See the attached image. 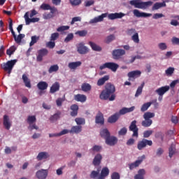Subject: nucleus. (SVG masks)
<instances>
[{"label": "nucleus", "mask_w": 179, "mask_h": 179, "mask_svg": "<svg viewBox=\"0 0 179 179\" xmlns=\"http://www.w3.org/2000/svg\"><path fill=\"white\" fill-rule=\"evenodd\" d=\"M115 86L110 83L105 85V89L103 90L99 95L101 100H109L114 101L115 100Z\"/></svg>", "instance_id": "f257e3e1"}, {"label": "nucleus", "mask_w": 179, "mask_h": 179, "mask_svg": "<svg viewBox=\"0 0 179 179\" xmlns=\"http://www.w3.org/2000/svg\"><path fill=\"white\" fill-rule=\"evenodd\" d=\"M129 3L131 6H134V8H137L138 9H148L149 6H152L153 5V1H141L138 2V0H131Z\"/></svg>", "instance_id": "f03ea898"}, {"label": "nucleus", "mask_w": 179, "mask_h": 179, "mask_svg": "<svg viewBox=\"0 0 179 179\" xmlns=\"http://www.w3.org/2000/svg\"><path fill=\"white\" fill-rule=\"evenodd\" d=\"M8 29L11 31L12 36H13L15 43H17V44H20V43H22V40L24 38L26 35L24 34H20L17 36H16V34L13 30V20H12L11 18H9Z\"/></svg>", "instance_id": "7ed1b4c3"}, {"label": "nucleus", "mask_w": 179, "mask_h": 179, "mask_svg": "<svg viewBox=\"0 0 179 179\" xmlns=\"http://www.w3.org/2000/svg\"><path fill=\"white\" fill-rule=\"evenodd\" d=\"M143 118L145 120L142 121L141 125L145 128H148V127L153 124V121L150 118H155V113L146 112L143 115Z\"/></svg>", "instance_id": "20e7f679"}, {"label": "nucleus", "mask_w": 179, "mask_h": 179, "mask_svg": "<svg viewBox=\"0 0 179 179\" xmlns=\"http://www.w3.org/2000/svg\"><path fill=\"white\" fill-rule=\"evenodd\" d=\"M16 62H17V59L9 60L6 63H3L1 66L3 71L8 72V75H10V73H12L13 66L16 65Z\"/></svg>", "instance_id": "39448f33"}, {"label": "nucleus", "mask_w": 179, "mask_h": 179, "mask_svg": "<svg viewBox=\"0 0 179 179\" xmlns=\"http://www.w3.org/2000/svg\"><path fill=\"white\" fill-rule=\"evenodd\" d=\"M36 121H37V118L36 117V115H29L28 116L27 119V122L29 124L28 129L29 131H33L34 129H36L38 131L39 129L38 126L36 124Z\"/></svg>", "instance_id": "423d86ee"}, {"label": "nucleus", "mask_w": 179, "mask_h": 179, "mask_svg": "<svg viewBox=\"0 0 179 179\" xmlns=\"http://www.w3.org/2000/svg\"><path fill=\"white\" fill-rule=\"evenodd\" d=\"M106 68L110 69L112 72H117V69L120 68V65L114 62H106L99 66L100 71H103V69H106Z\"/></svg>", "instance_id": "0eeeda50"}, {"label": "nucleus", "mask_w": 179, "mask_h": 179, "mask_svg": "<svg viewBox=\"0 0 179 179\" xmlns=\"http://www.w3.org/2000/svg\"><path fill=\"white\" fill-rule=\"evenodd\" d=\"M152 145H153V141H152V140L143 138L141 141H138L137 148L138 150H142L143 149H145L146 146H152Z\"/></svg>", "instance_id": "6e6552de"}, {"label": "nucleus", "mask_w": 179, "mask_h": 179, "mask_svg": "<svg viewBox=\"0 0 179 179\" xmlns=\"http://www.w3.org/2000/svg\"><path fill=\"white\" fill-rule=\"evenodd\" d=\"M126 52L124 49H115L112 52L113 59H121L122 56L125 55Z\"/></svg>", "instance_id": "1a4fd4ad"}, {"label": "nucleus", "mask_w": 179, "mask_h": 179, "mask_svg": "<svg viewBox=\"0 0 179 179\" xmlns=\"http://www.w3.org/2000/svg\"><path fill=\"white\" fill-rule=\"evenodd\" d=\"M129 131H131V132H133V138H138L139 136V134L138 133L139 129L138 128V126H136V120H133L131 122L130 126L129 127Z\"/></svg>", "instance_id": "9d476101"}, {"label": "nucleus", "mask_w": 179, "mask_h": 179, "mask_svg": "<svg viewBox=\"0 0 179 179\" xmlns=\"http://www.w3.org/2000/svg\"><path fill=\"white\" fill-rule=\"evenodd\" d=\"M77 52L78 54H81V55H85L89 52V48L85 45V43L80 42V43L76 45Z\"/></svg>", "instance_id": "9b49d317"}, {"label": "nucleus", "mask_w": 179, "mask_h": 179, "mask_svg": "<svg viewBox=\"0 0 179 179\" xmlns=\"http://www.w3.org/2000/svg\"><path fill=\"white\" fill-rule=\"evenodd\" d=\"M145 155H142L141 157H138V159H137L135 162L129 164V170H134V169H136V167H139L141 164H142V162L145 160Z\"/></svg>", "instance_id": "f8f14e48"}, {"label": "nucleus", "mask_w": 179, "mask_h": 179, "mask_svg": "<svg viewBox=\"0 0 179 179\" xmlns=\"http://www.w3.org/2000/svg\"><path fill=\"white\" fill-rule=\"evenodd\" d=\"M38 55L36 56L37 62H41L43 61V57L48 55V50L46 48H43L38 50Z\"/></svg>", "instance_id": "ddd939ff"}, {"label": "nucleus", "mask_w": 179, "mask_h": 179, "mask_svg": "<svg viewBox=\"0 0 179 179\" xmlns=\"http://www.w3.org/2000/svg\"><path fill=\"white\" fill-rule=\"evenodd\" d=\"M105 142L106 145H108V146H115L118 142V138L114 136L110 135L105 140Z\"/></svg>", "instance_id": "4468645a"}, {"label": "nucleus", "mask_w": 179, "mask_h": 179, "mask_svg": "<svg viewBox=\"0 0 179 179\" xmlns=\"http://www.w3.org/2000/svg\"><path fill=\"white\" fill-rule=\"evenodd\" d=\"M36 177L38 179H45L48 177V169H41L36 173Z\"/></svg>", "instance_id": "2eb2a0df"}, {"label": "nucleus", "mask_w": 179, "mask_h": 179, "mask_svg": "<svg viewBox=\"0 0 179 179\" xmlns=\"http://www.w3.org/2000/svg\"><path fill=\"white\" fill-rule=\"evenodd\" d=\"M3 125L8 131H9L10 129V127H12V122H10V119H9V116L7 115H3Z\"/></svg>", "instance_id": "dca6fc26"}, {"label": "nucleus", "mask_w": 179, "mask_h": 179, "mask_svg": "<svg viewBox=\"0 0 179 179\" xmlns=\"http://www.w3.org/2000/svg\"><path fill=\"white\" fill-rule=\"evenodd\" d=\"M108 15V13H103L98 17H95L94 19L90 20V24H93L94 23H99V22H103L104 20V17H107Z\"/></svg>", "instance_id": "f3484780"}, {"label": "nucleus", "mask_w": 179, "mask_h": 179, "mask_svg": "<svg viewBox=\"0 0 179 179\" xmlns=\"http://www.w3.org/2000/svg\"><path fill=\"white\" fill-rule=\"evenodd\" d=\"M125 16L124 13H115L108 15V17L110 20H115V19H122Z\"/></svg>", "instance_id": "a211bd4d"}, {"label": "nucleus", "mask_w": 179, "mask_h": 179, "mask_svg": "<svg viewBox=\"0 0 179 179\" xmlns=\"http://www.w3.org/2000/svg\"><path fill=\"white\" fill-rule=\"evenodd\" d=\"M169 90H170V86H163L156 90L155 93H157L158 96H164V94L167 93Z\"/></svg>", "instance_id": "6ab92c4d"}, {"label": "nucleus", "mask_w": 179, "mask_h": 179, "mask_svg": "<svg viewBox=\"0 0 179 179\" xmlns=\"http://www.w3.org/2000/svg\"><path fill=\"white\" fill-rule=\"evenodd\" d=\"M96 124L99 125H104V115L101 111H99L95 117Z\"/></svg>", "instance_id": "aec40b11"}, {"label": "nucleus", "mask_w": 179, "mask_h": 179, "mask_svg": "<svg viewBox=\"0 0 179 179\" xmlns=\"http://www.w3.org/2000/svg\"><path fill=\"white\" fill-rule=\"evenodd\" d=\"M141 75H142V72L139 70H136L129 72L127 76L129 78V80H131V79H136V78H139Z\"/></svg>", "instance_id": "412c9836"}, {"label": "nucleus", "mask_w": 179, "mask_h": 179, "mask_svg": "<svg viewBox=\"0 0 179 179\" xmlns=\"http://www.w3.org/2000/svg\"><path fill=\"white\" fill-rule=\"evenodd\" d=\"M133 13L136 17H150V16H152V14L150 13L141 12L137 9L134 10Z\"/></svg>", "instance_id": "4be33fe9"}, {"label": "nucleus", "mask_w": 179, "mask_h": 179, "mask_svg": "<svg viewBox=\"0 0 179 179\" xmlns=\"http://www.w3.org/2000/svg\"><path fill=\"white\" fill-rule=\"evenodd\" d=\"M110 174V169L107 167H103L101 171V174L97 179H106V177H108Z\"/></svg>", "instance_id": "5701e85b"}, {"label": "nucleus", "mask_w": 179, "mask_h": 179, "mask_svg": "<svg viewBox=\"0 0 179 179\" xmlns=\"http://www.w3.org/2000/svg\"><path fill=\"white\" fill-rule=\"evenodd\" d=\"M60 87H61V85H59V83L55 82L50 87V93L51 94H54V93H57V92H59Z\"/></svg>", "instance_id": "b1692460"}, {"label": "nucleus", "mask_w": 179, "mask_h": 179, "mask_svg": "<svg viewBox=\"0 0 179 179\" xmlns=\"http://www.w3.org/2000/svg\"><path fill=\"white\" fill-rule=\"evenodd\" d=\"M103 159V156H101V154H97L96 155H95L93 162H92V164L94 166H100V164H101V160Z\"/></svg>", "instance_id": "393cba45"}, {"label": "nucleus", "mask_w": 179, "mask_h": 179, "mask_svg": "<svg viewBox=\"0 0 179 179\" xmlns=\"http://www.w3.org/2000/svg\"><path fill=\"white\" fill-rule=\"evenodd\" d=\"M61 111L57 110L56 113H55L53 115H51L50 117L49 118L50 122H57L59 118H61Z\"/></svg>", "instance_id": "a878e982"}, {"label": "nucleus", "mask_w": 179, "mask_h": 179, "mask_svg": "<svg viewBox=\"0 0 179 179\" xmlns=\"http://www.w3.org/2000/svg\"><path fill=\"white\" fill-rule=\"evenodd\" d=\"M70 110H71L70 113L71 117H76L78 115V111H79V106L76 104H73L71 106Z\"/></svg>", "instance_id": "bb28decb"}, {"label": "nucleus", "mask_w": 179, "mask_h": 179, "mask_svg": "<svg viewBox=\"0 0 179 179\" xmlns=\"http://www.w3.org/2000/svg\"><path fill=\"white\" fill-rule=\"evenodd\" d=\"M119 118H120V113H116L108 118V122H109V124H115L116 121H118Z\"/></svg>", "instance_id": "cd10ccee"}, {"label": "nucleus", "mask_w": 179, "mask_h": 179, "mask_svg": "<svg viewBox=\"0 0 179 179\" xmlns=\"http://www.w3.org/2000/svg\"><path fill=\"white\" fill-rule=\"evenodd\" d=\"M87 98L86 97V95L78 94L74 96V100L76 101H80V103H85Z\"/></svg>", "instance_id": "c85d7f7f"}, {"label": "nucleus", "mask_w": 179, "mask_h": 179, "mask_svg": "<svg viewBox=\"0 0 179 179\" xmlns=\"http://www.w3.org/2000/svg\"><path fill=\"white\" fill-rule=\"evenodd\" d=\"M135 110V106H131L130 108H123L119 111L120 115H124L127 113H132Z\"/></svg>", "instance_id": "c756f323"}, {"label": "nucleus", "mask_w": 179, "mask_h": 179, "mask_svg": "<svg viewBox=\"0 0 179 179\" xmlns=\"http://www.w3.org/2000/svg\"><path fill=\"white\" fill-rule=\"evenodd\" d=\"M156 101H157V99L152 101V102H147L143 104L141 108V111H142V113H145V111H147L148 108H149V107H150L153 103H156Z\"/></svg>", "instance_id": "7c9ffc66"}, {"label": "nucleus", "mask_w": 179, "mask_h": 179, "mask_svg": "<svg viewBox=\"0 0 179 179\" xmlns=\"http://www.w3.org/2000/svg\"><path fill=\"white\" fill-rule=\"evenodd\" d=\"M37 87L39 90H47V89L48 88V83L45 81H40L37 84Z\"/></svg>", "instance_id": "2f4dec72"}, {"label": "nucleus", "mask_w": 179, "mask_h": 179, "mask_svg": "<svg viewBox=\"0 0 179 179\" xmlns=\"http://www.w3.org/2000/svg\"><path fill=\"white\" fill-rule=\"evenodd\" d=\"M50 155L47 152H41L36 157V159L39 161L43 160L44 159H48Z\"/></svg>", "instance_id": "473e14b6"}, {"label": "nucleus", "mask_w": 179, "mask_h": 179, "mask_svg": "<svg viewBox=\"0 0 179 179\" xmlns=\"http://www.w3.org/2000/svg\"><path fill=\"white\" fill-rule=\"evenodd\" d=\"M145 174H146V171L142 169L138 170V174L134 176V179H145Z\"/></svg>", "instance_id": "72a5a7b5"}, {"label": "nucleus", "mask_w": 179, "mask_h": 179, "mask_svg": "<svg viewBox=\"0 0 179 179\" xmlns=\"http://www.w3.org/2000/svg\"><path fill=\"white\" fill-rule=\"evenodd\" d=\"M100 135L101 137L103 138V139L106 141L111 134L107 129H103L100 131Z\"/></svg>", "instance_id": "f704fd0d"}, {"label": "nucleus", "mask_w": 179, "mask_h": 179, "mask_svg": "<svg viewBox=\"0 0 179 179\" xmlns=\"http://www.w3.org/2000/svg\"><path fill=\"white\" fill-rule=\"evenodd\" d=\"M110 79V76H104L103 77L99 78L97 81V86H103L104 83Z\"/></svg>", "instance_id": "c9c22d12"}, {"label": "nucleus", "mask_w": 179, "mask_h": 179, "mask_svg": "<svg viewBox=\"0 0 179 179\" xmlns=\"http://www.w3.org/2000/svg\"><path fill=\"white\" fill-rule=\"evenodd\" d=\"M69 132L70 134H80L82 132V126H73Z\"/></svg>", "instance_id": "e433bc0d"}, {"label": "nucleus", "mask_w": 179, "mask_h": 179, "mask_svg": "<svg viewBox=\"0 0 179 179\" xmlns=\"http://www.w3.org/2000/svg\"><path fill=\"white\" fill-rule=\"evenodd\" d=\"M22 80L26 86V87H29V89L31 88V83H30V79L26 74L22 75Z\"/></svg>", "instance_id": "4c0bfd02"}, {"label": "nucleus", "mask_w": 179, "mask_h": 179, "mask_svg": "<svg viewBox=\"0 0 179 179\" xmlns=\"http://www.w3.org/2000/svg\"><path fill=\"white\" fill-rule=\"evenodd\" d=\"M164 7H166L165 1H163L162 3L157 2L153 5L152 9V10H157L158 9H160V8H164Z\"/></svg>", "instance_id": "58836bf2"}, {"label": "nucleus", "mask_w": 179, "mask_h": 179, "mask_svg": "<svg viewBox=\"0 0 179 179\" xmlns=\"http://www.w3.org/2000/svg\"><path fill=\"white\" fill-rule=\"evenodd\" d=\"M82 65V62H74L69 63V69H76V68H79Z\"/></svg>", "instance_id": "ea45409f"}, {"label": "nucleus", "mask_w": 179, "mask_h": 179, "mask_svg": "<svg viewBox=\"0 0 179 179\" xmlns=\"http://www.w3.org/2000/svg\"><path fill=\"white\" fill-rule=\"evenodd\" d=\"M89 45H90L91 48H92L93 51H101L102 48L97 44L94 43V42L90 41Z\"/></svg>", "instance_id": "a19ab883"}, {"label": "nucleus", "mask_w": 179, "mask_h": 179, "mask_svg": "<svg viewBox=\"0 0 179 179\" xmlns=\"http://www.w3.org/2000/svg\"><path fill=\"white\" fill-rule=\"evenodd\" d=\"M81 89L83 92H90V90H92V85L89 83H85L81 85Z\"/></svg>", "instance_id": "79ce46f5"}, {"label": "nucleus", "mask_w": 179, "mask_h": 179, "mask_svg": "<svg viewBox=\"0 0 179 179\" xmlns=\"http://www.w3.org/2000/svg\"><path fill=\"white\" fill-rule=\"evenodd\" d=\"M75 122H76L78 126L85 125L86 124V120H85V118L82 117H76L75 119Z\"/></svg>", "instance_id": "37998d69"}, {"label": "nucleus", "mask_w": 179, "mask_h": 179, "mask_svg": "<svg viewBox=\"0 0 179 179\" xmlns=\"http://www.w3.org/2000/svg\"><path fill=\"white\" fill-rule=\"evenodd\" d=\"M114 40H115V35L110 34L106 38L105 43H106V44H110V43L114 41Z\"/></svg>", "instance_id": "c03bdc74"}, {"label": "nucleus", "mask_w": 179, "mask_h": 179, "mask_svg": "<svg viewBox=\"0 0 179 179\" xmlns=\"http://www.w3.org/2000/svg\"><path fill=\"white\" fill-rule=\"evenodd\" d=\"M39 40H40V36H31L29 46L33 47V45L36 44V43H37V41Z\"/></svg>", "instance_id": "a18cd8bd"}, {"label": "nucleus", "mask_w": 179, "mask_h": 179, "mask_svg": "<svg viewBox=\"0 0 179 179\" xmlns=\"http://www.w3.org/2000/svg\"><path fill=\"white\" fill-rule=\"evenodd\" d=\"M59 69V66H57V64L52 65L48 69L49 73H52V72H57V71Z\"/></svg>", "instance_id": "49530a36"}, {"label": "nucleus", "mask_w": 179, "mask_h": 179, "mask_svg": "<svg viewBox=\"0 0 179 179\" xmlns=\"http://www.w3.org/2000/svg\"><path fill=\"white\" fill-rule=\"evenodd\" d=\"M65 101V96H64L62 98H58L56 100V104L57 107H62V103Z\"/></svg>", "instance_id": "de8ad7c7"}, {"label": "nucleus", "mask_w": 179, "mask_h": 179, "mask_svg": "<svg viewBox=\"0 0 179 179\" xmlns=\"http://www.w3.org/2000/svg\"><path fill=\"white\" fill-rule=\"evenodd\" d=\"M144 85L145 83H143L141 86L138 87L136 92L135 94V97H138L139 96H141V94H142V90L143 89Z\"/></svg>", "instance_id": "09e8293b"}, {"label": "nucleus", "mask_w": 179, "mask_h": 179, "mask_svg": "<svg viewBox=\"0 0 179 179\" xmlns=\"http://www.w3.org/2000/svg\"><path fill=\"white\" fill-rule=\"evenodd\" d=\"M100 174L99 171H92L90 175V178L96 179L97 177H99V175Z\"/></svg>", "instance_id": "8fccbe9b"}, {"label": "nucleus", "mask_w": 179, "mask_h": 179, "mask_svg": "<svg viewBox=\"0 0 179 179\" xmlns=\"http://www.w3.org/2000/svg\"><path fill=\"white\" fill-rule=\"evenodd\" d=\"M15 51H16V48H15V46H12L6 50V54L7 55H9V57H10V55H13Z\"/></svg>", "instance_id": "3c124183"}, {"label": "nucleus", "mask_w": 179, "mask_h": 179, "mask_svg": "<svg viewBox=\"0 0 179 179\" xmlns=\"http://www.w3.org/2000/svg\"><path fill=\"white\" fill-rule=\"evenodd\" d=\"M141 57L140 55L131 57V59L130 61L125 60V64H132L135 62V59H141Z\"/></svg>", "instance_id": "603ef678"}, {"label": "nucleus", "mask_w": 179, "mask_h": 179, "mask_svg": "<svg viewBox=\"0 0 179 179\" xmlns=\"http://www.w3.org/2000/svg\"><path fill=\"white\" fill-rule=\"evenodd\" d=\"M169 157H173V155L176 153V148L173 145H171L169 149Z\"/></svg>", "instance_id": "864d4df0"}, {"label": "nucleus", "mask_w": 179, "mask_h": 179, "mask_svg": "<svg viewBox=\"0 0 179 179\" xmlns=\"http://www.w3.org/2000/svg\"><path fill=\"white\" fill-rule=\"evenodd\" d=\"M69 2L72 6H78L82 3V0H69Z\"/></svg>", "instance_id": "5fc2aeb1"}, {"label": "nucleus", "mask_w": 179, "mask_h": 179, "mask_svg": "<svg viewBox=\"0 0 179 179\" xmlns=\"http://www.w3.org/2000/svg\"><path fill=\"white\" fill-rule=\"evenodd\" d=\"M165 73L167 75V76H171V75L174 73V67H169L166 70Z\"/></svg>", "instance_id": "6e6d98bb"}, {"label": "nucleus", "mask_w": 179, "mask_h": 179, "mask_svg": "<svg viewBox=\"0 0 179 179\" xmlns=\"http://www.w3.org/2000/svg\"><path fill=\"white\" fill-rule=\"evenodd\" d=\"M59 38V34L58 32H55L51 34L50 41H55L57 38Z\"/></svg>", "instance_id": "4d7b16f0"}, {"label": "nucleus", "mask_w": 179, "mask_h": 179, "mask_svg": "<svg viewBox=\"0 0 179 179\" xmlns=\"http://www.w3.org/2000/svg\"><path fill=\"white\" fill-rule=\"evenodd\" d=\"M127 132H128V129H127L126 127H123L118 131V135L120 136H124L127 135Z\"/></svg>", "instance_id": "13d9d810"}, {"label": "nucleus", "mask_w": 179, "mask_h": 179, "mask_svg": "<svg viewBox=\"0 0 179 179\" xmlns=\"http://www.w3.org/2000/svg\"><path fill=\"white\" fill-rule=\"evenodd\" d=\"M76 34H78L80 37H86L87 35V31L86 30H82V31H78Z\"/></svg>", "instance_id": "bf43d9fd"}, {"label": "nucleus", "mask_w": 179, "mask_h": 179, "mask_svg": "<svg viewBox=\"0 0 179 179\" xmlns=\"http://www.w3.org/2000/svg\"><path fill=\"white\" fill-rule=\"evenodd\" d=\"M131 40H133V41L134 43H139V35L138 34L137 32H136L132 36H131Z\"/></svg>", "instance_id": "052dcab7"}, {"label": "nucleus", "mask_w": 179, "mask_h": 179, "mask_svg": "<svg viewBox=\"0 0 179 179\" xmlns=\"http://www.w3.org/2000/svg\"><path fill=\"white\" fill-rule=\"evenodd\" d=\"M43 17L45 20H48V19H52V17H54V15H52L51 13H45L43 15Z\"/></svg>", "instance_id": "680f3d73"}, {"label": "nucleus", "mask_w": 179, "mask_h": 179, "mask_svg": "<svg viewBox=\"0 0 179 179\" xmlns=\"http://www.w3.org/2000/svg\"><path fill=\"white\" fill-rule=\"evenodd\" d=\"M71 40H73V34H69L64 39V43H69Z\"/></svg>", "instance_id": "e2e57ef3"}, {"label": "nucleus", "mask_w": 179, "mask_h": 179, "mask_svg": "<svg viewBox=\"0 0 179 179\" xmlns=\"http://www.w3.org/2000/svg\"><path fill=\"white\" fill-rule=\"evenodd\" d=\"M111 179H120L121 176L118 172H113L110 176Z\"/></svg>", "instance_id": "0e129e2a"}, {"label": "nucleus", "mask_w": 179, "mask_h": 179, "mask_svg": "<svg viewBox=\"0 0 179 179\" xmlns=\"http://www.w3.org/2000/svg\"><path fill=\"white\" fill-rule=\"evenodd\" d=\"M153 134V131L147 130L143 132V138H149Z\"/></svg>", "instance_id": "69168bd1"}, {"label": "nucleus", "mask_w": 179, "mask_h": 179, "mask_svg": "<svg viewBox=\"0 0 179 179\" xmlns=\"http://www.w3.org/2000/svg\"><path fill=\"white\" fill-rule=\"evenodd\" d=\"M92 5H94V0H88L85 1V6L86 8L92 6Z\"/></svg>", "instance_id": "338daca9"}, {"label": "nucleus", "mask_w": 179, "mask_h": 179, "mask_svg": "<svg viewBox=\"0 0 179 179\" xmlns=\"http://www.w3.org/2000/svg\"><path fill=\"white\" fill-rule=\"evenodd\" d=\"M172 44H175L176 45H179V38L173 37L171 39Z\"/></svg>", "instance_id": "774afa93"}]
</instances>
